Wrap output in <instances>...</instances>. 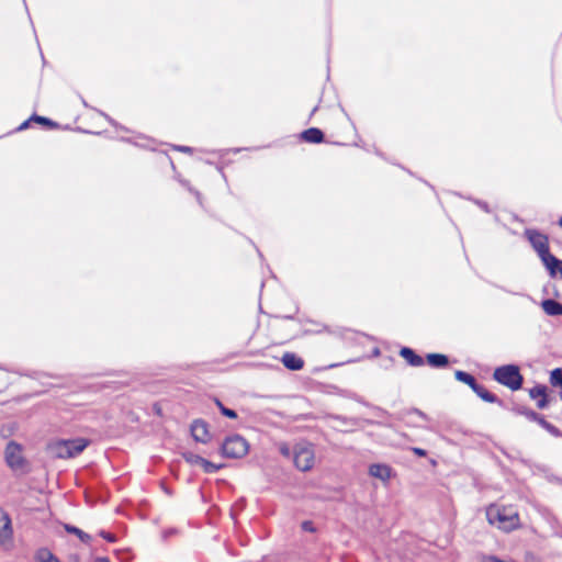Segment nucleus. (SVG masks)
Here are the masks:
<instances>
[{
  "instance_id": "1",
  "label": "nucleus",
  "mask_w": 562,
  "mask_h": 562,
  "mask_svg": "<svg viewBox=\"0 0 562 562\" xmlns=\"http://www.w3.org/2000/svg\"><path fill=\"white\" fill-rule=\"evenodd\" d=\"M89 445L85 438L57 439L47 445L50 456L57 459H70L79 456Z\"/></svg>"
},
{
  "instance_id": "2",
  "label": "nucleus",
  "mask_w": 562,
  "mask_h": 562,
  "mask_svg": "<svg viewBox=\"0 0 562 562\" xmlns=\"http://www.w3.org/2000/svg\"><path fill=\"white\" fill-rule=\"evenodd\" d=\"M486 518L491 525H495L504 531L515 529L519 521L517 513L497 506H490L486 509Z\"/></svg>"
},
{
  "instance_id": "3",
  "label": "nucleus",
  "mask_w": 562,
  "mask_h": 562,
  "mask_svg": "<svg viewBox=\"0 0 562 562\" xmlns=\"http://www.w3.org/2000/svg\"><path fill=\"white\" fill-rule=\"evenodd\" d=\"M493 378L499 384L510 389L512 391L520 390L524 382L519 367L516 364L497 367L494 370Z\"/></svg>"
},
{
  "instance_id": "4",
  "label": "nucleus",
  "mask_w": 562,
  "mask_h": 562,
  "mask_svg": "<svg viewBox=\"0 0 562 562\" xmlns=\"http://www.w3.org/2000/svg\"><path fill=\"white\" fill-rule=\"evenodd\" d=\"M248 441L237 434L227 437L221 445L222 454L231 459H240L248 453Z\"/></svg>"
},
{
  "instance_id": "5",
  "label": "nucleus",
  "mask_w": 562,
  "mask_h": 562,
  "mask_svg": "<svg viewBox=\"0 0 562 562\" xmlns=\"http://www.w3.org/2000/svg\"><path fill=\"white\" fill-rule=\"evenodd\" d=\"M23 448L15 441H9L4 450V459L8 467L13 471H22L26 464L23 457Z\"/></svg>"
},
{
  "instance_id": "6",
  "label": "nucleus",
  "mask_w": 562,
  "mask_h": 562,
  "mask_svg": "<svg viewBox=\"0 0 562 562\" xmlns=\"http://www.w3.org/2000/svg\"><path fill=\"white\" fill-rule=\"evenodd\" d=\"M293 462L297 470L310 471L314 465V451L307 445H296L293 448Z\"/></svg>"
},
{
  "instance_id": "7",
  "label": "nucleus",
  "mask_w": 562,
  "mask_h": 562,
  "mask_svg": "<svg viewBox=\"0 0 562 562\" xmlns=\"http://www.w3.org/2000/svg\"><path fill=\"white\" fill-rule=\"evenodd\" d=\"M525 235L539 257H542L550 251L547 235L536 229H526Z\"/></svg>"
},
{
  "instance_id": "8",
  "label": "nucleus",
  "mask_w": 562,
  "mask_h": 562,
  "mask_svg": "<svg viewBox=\"0 0 562 562\" xmlns=\"http://www.w3.org/2000/svg\"><path fill=\"white\" fill-rule=\"evenodd\" d=\"M190 430L193 439L196 442L206 443L211 439L207 424L203 419L193 420Z\"/></svg>"
},
{
  "instance_id": "9",
  "label": "nucleus",
  "mask_w": 562,
  "mask_h": 562,
  "mask_svg": "<svg viewBox=\"0 0 562 562\" xmlns=\"http://www.w3.org/2000/svg\"><path fill=\"white\" fill-rule=\"evenodd\" d=\"M540 259L547 268L550 277L555 278L559 274L562 278V260L557 258L550 251L540 257Z\"/></svg>"
},
{
  "instance_id": "10",
  "label": "nucleus",
  "mask_w": 562,
  "mask_h": 562,
  "mask_svg": "<svg viewBox=\"0 0 562 562\" xmlns=\"http://www.w3.org/2000/svg\"><path fill=\"white\" fill-rule=\"evenodd\" d=\"M369 474L382 482H386L392 477L393 470L385 463H373L369 467Z\"/></svg>"
},
{
  "instance_id": "11",
  "label": "nucleus",
  "mask_w": 562,
  "mask_h": 562,
  "mask_svg": "<svg viewBox=\"0 0 562 562\" xmlns=\"http://www.w3.org/2000/svg\"><path fill=\"white\" fill-rule=\"evenodd\" d=\"M12 537L11 519L9 515L0 507V542L3 543Z\"/></svg>"
},
{
  "instance_id": "12",
  "label": "nucleus",
  "mask_w": 562,
  "mask_h": 562,
  "mask_svg": "<svg viewBox=\"0 0 562 562\" xmlns=\"http://www.w3.org/2000/svg\"><path fill=\"white\" fill-rule=\"evenodd\" d=\"M281 361L283 366L291 371L301 370L304 366L303 359L293 352L283 353Z\"/></svg>"
},
{
  "instance_id": "13",
  "label": "nucleus",
  "mask_w": 562,
  "mask_h": 562,
  "mask_svg": "<svg viewBox=\"0 0 562 562\" xmlns=\"http://www.w3.org/2000/svg\"><path fill=\"white\" fill-rule=\"evenodd\" d=\"M400 355L412 367H420L424 364V359L409 347L401 348Z\"/></svg>"
},
{
  "instance_id": "14",
  "label": "nucleus",
  "mask_w": 562,
  "mask_h": 562,
  "mask_svg": "<svg viewBox=\"0 0 562 562\" xmlns=\"http://www.w3.org/2000/svg\"><path fill=\"white\" fill-rule=\"evenodd\" d=\"M301 138L311 144H319L324 139V133L317 127H310L301 133Z\"/></svg>"
},
{
  "instance_id": "15",
  "label": "nucleus",
  "mask_w": 562,
  "mask_h": 562,
  "mask_svg": "<svg viewBox=\"0 0 562 562\" xmlns=\"http://www.w3.org/2000/svg\"><path fill=\"white\" fill-rule=\"evenodd\" d=\"M541 307L544 311V313L550 316L562 315V303H560L553 299L543 300L541 302Z\"/></svg>"
},
{
  "instance_id": "16",
  "label": "nucleus",
  "mask_w": 562,
  "mask_h": 562,
  "mask_svg": "<svg viewBox=\"0 0 562 562\" xmlns=\"http://www.w3.org/2000/svg\"><path fill=\"white\" fill-rule=\"evenodd\" d=\"M426 360L432 368H445L449 364V358L443 353H428Z\"/></svg>"
},
{
  "instance_id": "17",
  "label": "nucleus",
  "mask_w": 562,
  "mask_h": 562,
  "mask_svg": "<svg viewBox=\"0 0 562 562\" xmlns=\"http://www.w3.org/2000/svg\"><path fill=\"white\" fill-rule=\"evenodd\" d=\"M472 391L484 402L502 404V401L495 394L491 393L488 390H486L483 385L479 383Z\"/></svg>"
},
{
  "instance_id": "18",
  "label": "nucleus",
  "mask_w": 562,
  "mask_h": 562,
  "mask_svg": "<svg viewBox=\"0 0 562 562\" xmlns=\"http://www.w3.org/2000/svg\"><path fill=\"white\" fill-rule=\"evenodd\" d=\"M454 376L458 381L469 385L472 390L476 386L477 382L475 380V378L465 372V371H461V370H457L456 373H454Z\"/></svg>"
},
{
  "instance_id": "19",
  "label": "nucleus",
  "mask_w": 562,
  "mask_h": 562,
  "mask_svg": "<svg viewBox=\"0 0 562 562\" xmlns=\"http://www.w3.org/2000/svg\"><path fill=\"white\" fill-rule=\"evenodd\" d=\"M36 562H59L58 559L46 548L37 550Z\"/></svg>"
},
{
  "instance_id": "20",
  "label": "nucleus",
  "mask_w": 562,
  "mask_h": 562,
  "mask_svg": "<svg viewBox=\"0 0 562 562\" xmlns=\"http://www.w3.org/2000/svg\"><path fill=\"white\" fill-rule=\"evenodd\" d=\"M65 530L68 533L76 535L82 542L88 543L91 540V536L72 525H65Z\"/></svg>"
},
{
  "instance_id": "21",
  "label": "nucleus",
  "mask_w": 562,
  "mask_h": 562,
  "mask_svg": "<svg viewBox=\"0 0 562 562\" xmlns=\"http://www.w3.org/2000/svg\"><path fill=\"white\" fill-rule=\"evenodd\" d=\"M537 423L552 436L562 437V431L559 428H557L553 424L547 422L542 415L540 416V419H538Z\"/></svg>"
},
{
  "instance_id": "22",
  "label": "nucleus",
  "mask_w": 562,
  "mask_h": 562,
  "mask_svg": "<svg viewBox=\"0 0 562 562\" xmlns=\"http://www.w3.org/2000/svg\"><path fill=\"white\" fill-rule=\"evenodd\" d=\"M550 383L562 389V368H555L551 371Z\"/></svg>"
},
{
  "instance_id": "23",
  "label": "nucleus",
  "mask_w": 562,
  "mask_h": 562,
  "mask_svg": "<svg viewBox=\"0 0 562 562\" xmlns=\"http://www.w3.org/2000/svg\"><path fill=\"white\" fill-rule=\"evenodd\" d=\"M517 413L525 416L526 418H528L529 420L531 422H538V419H540V414H538L537 412L530 409V408H527V407H520L517 409Z\"/></svg>"
},
{
  "instance_id": "24",
  "label": "nucleus",
  "mask_w": 562,
  "mask_h": 562,
  "mask_svg": "<svg viewBox=\"0 0 562 562\" xmlns=\"http://www.w3.org/2000/svg\"><path fill=\"white\" fill-rule=\"evenodd\" d=\"M31 120H33V122H36V123H40V124H43L45 126H48L49 128H55L57 127V123L52 121L48 117H45V116H41V115H37V114H33L31 116Z\"/></svg>"
},
{
  "instance_id": "25",
  "label": "nucleus",
  "mask_w": 562,
  "mask_h": 562,
  "mask_svg": "<svg viewBox=\"0 0 562 562\" xmlns=\"http://www.w3.org/2000/svg\"><path fill=\"white\" fill-rule=\"evenodd\" d=\"M547 393V386L542 384H538L529 390V396L531 398H539L542 395H546Z\"/></svg>"
},
{
  "instance_id": "26",
  "label": "nucleus",
  "mask_w": 562,
  "mask_h": 562,
  "mask_svg": "<svg viewBox=\"0 0 562 562\" xmlns=\"http://www.w3.org/2000/svg\"><path fill=\"white\" fill-rule=\"evenodd\" d=\"M184 460L193 465H201L204 458H202L199 454H195L193 452H186L183 453Z\"/></svg>"
},
{
  "instance_id": "27",
  "label": "nucleus",
  "mask_w": 562,
  "mask_h": 562,
  "mask_svg": "<svg viewBox=\"0 0 562 562\" xmlns=\"http://www.w3.org/2000/svg\"><path fill=\"white\" fill-rule=\"evenodd\" d=\"M201 467L203 468L205 473L210 474L216 473L222 468L221 464H215L206 459H203Z\"/></svg>"
},
{
  "instance_id": "28",
  "label": "nucleus",
  "mask_w": 562,
  "mask_h": 562,
  "mask_svg": "<svg viewBox=\"0 0 562 562\" xmlns=\"http://www.w3.org/2000/svg\"><path fill=\"white\" fill-rule=\"evenodd\" d=\"M481 562H516V561H514V560H512V559H509V560H503V559H501V558H498V557H496V555H493V554H486V555H483V557L481 558Z\"/></svg>"
},
{
  "instance_id": "29",
  "label": "nucleus",
  "mask_w": 562,
  "mask_h": 562,
  "mask_svg": "<svg viewBox=\"0 0 562 562\" xmlns=\"http://www.w3.org/2000/svg\"><path fill=\"white\" fill-rule=\"evenodd\" d=\"M181 183H182V186L187 187V188H188V190H189L190 192H192V193L196 196V200H198L199 204H200V205H202V199H201V194H200V192H199V191H196V190H194V189H192V188L189 186V182H188V181H184V180H183V181H181Z\"/></svg>"
},
{
  "instance_id": "30",
  "label": "nucleus",
  "mask_w": 562,
  "mask_h": 562,
  "mask_svg": "<svg viewBox=\"0 0 562 562\" xmlns=\"http://www.w3.org/2000/svg\"><path fill=\"white\" fill-rule=\"evenodd\" d=\"M548 405H549V400H548L547 394L542 395L541 397H539V400L537 402V407L538 408L544 409Z\"/></svg>"
},
{
  "instance_id": "31",
  "label": "nucleus",
  "mask_w": 562,
  "mask_h": 562,
  "mask_svg": "<svg viewBox=\"0 0 562 562\" xmlns=\"http://www.w3.org/2000/svg\"><path fill=\"white\" fill-rule=\"evenodd\" d=\"M222 414H223L225 417L231 418V419H235V418H237V413H236L234 409L228 408V407L223 408Z\"/></svg>"
},
{
  "instance_id": "32",
  "label": "nucleus",
  "mask_w": 562,
  "mask_h": 562,
  "mask_svg": "<svg viewBox=\"0 0 562 562\" xmlns=\"http://www.w3.org/2000/svg\"><path fill=\"white\" fill-rule=\"evenodd\" d=\"M100 536L109 542H115L116 540V537L113 533H110L104 530L100 531Z\"/></svg>"
},
{
  "instance_id": "33",
  "label": "nucleus",
  "mask_w": 562,
  "mask_h": 562,
  "mask_svg": "<svg viewBox=\"0 0 562 562\" xmlns=\"http://www.w3.org/2000/svg\"><path fill=\"white\" fill-rule=\"evenodd\" d=\"M302 529L304 531H308V532H314L315 531L314 525L310 520H305V521L302 522Z\"/></svg>"
},
{
  "instance_id": "34",
  "label": "nucleus",
  "mask_w": 562,
  "mask_h": 562,
  "mask_svg": "<svg viewBox=\"0 0 562 562\" xmlns=\"http://www.w3.org/2000/svg\"><path fill=\"white\" fill-rule=\"evenodd\" d=\"M280 452H281V454H282V456H284V457H291V456H293V450H291V448H290L289 446H286V445H282V446L280 447Z\"/></svg>"
},
{
  "instance_id": "35",
  "label": "nucleus",
  "mask_w": 562,
  "mask_h": 562,
  "mask_svg": "<svg viewBox=\"0 0 562 562\" xmlns=\"http://www.w3.org/2000/svg\"><path fill=\"white\" fill-rule=\"evenodd\" d=\"M173 149L181 151V153H187V154H191L193 151L192 147L182 146V145H176V146H173Z\"/></svg>"
},
{
  "instance_id": "36",
  "label": "nucleus",
  "mask_w": 562,
  "mask_h": 562,
  "mask_svg": "<svg viewBox=\"0 0 562 562\" xmlns=\"http://www.w3.org/2000/svg\"><path fill=\"white\" fill-rule=\"evenodd\" d=\"M474 203H475L477 206H480L484 212H486V213H490V212H491V210H490V207H488V205H487V203H486V202L481 201V200H474Z\"/></svg>"
},
{
  "instance_id": "37",
  "label": "nucleus",
  "mask_w": 562,
  "mask_h": 562,
  "mask_svg": "<svg viewBox=\"0 0 562 562\" xmlns=\"http://www.w3.org/2000/svg\"><path fill=\"white\" fill-rule=\"evenodd\" d=\"M337 420H341L344 424H348L350 426H356L357 425V420L351 418L349 420H347L346 418H341V417H336Z\"/></svg>"
},
{
  "instance_id": "38",
  "label": "nucleus",
  "mask_w": 562,
  "mask_h": 562,
  "mask_svg": "<svg viewBox=\"0 0 562 562\" xmlns=\"http://www.w3.org/2000/svg\"><path fill=\"white\" fill-rule=\"evenodd\" d=\"M413 452L418 457H425L427 454L426 450L422 448H413Z\"/></svg>"
},
{
  "instance_id": "39",
  "label": "nucleus",
  "mask_w": 562,
  "mask_h": 562,
  "mask_svg": "<svg viewBox=\"0 0 562 562\" xmlns=\"http://www.w3.org/2000/svg\"><path fill=\"white\" fill-rule=\"evenodd\" d=\"M30 122H33V120H31V117L26 121H24L20 126H19V130L22 131V130H25L27 128Z\"/></svg>"
},
{
  "instance_id": "40",
  "label": "nucleus",
  "mask_w": 562,
  "mask_h": 562,
  "mask_svg": "<svg viewBox=\"0 0 562 562\" xmlns=\"http://www.w3.org/2000/svg\"><path fill=\"white\" fill-rule=\"evenodd\" d=\"M215 403H216L217 407L220 408L221 413L223 412V408H226V406H224L220 400H215Z\"/></svg>"
},
{
  "instance_id": "41",
  "label": "nucleus",
  "mask_w": 562,
  "mask_h": 562,
  "mask_svg": "<svg viewBox=\"0 0 562 562\" xmlns=\"http://www.w3.org/2000/svg\"><path fill=\"white\" fill-rule=\"evenodd\" d=\"M94 562H110L108 558H98Z\"/></svg>"
},
{
  "instance_id": "42",
  "label": "nucleus",
  "mask_w": 562,
  "mask_h": 562,
  "mask_svg": "<svg viewBox=\"0 0 562 562\" xmlns=\"http://www.w3.org/2000/svg\"><path fill=\"white\" fill-rule=\"evenodd\" d=\"M559 225L562 227V216L559 220Z\"/></svg>"
}]
</instances>
